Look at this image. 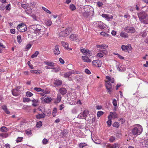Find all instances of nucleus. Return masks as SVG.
Segmentation results:
<instances>
[{"label":"nucleus","mask_w":148,"mask_h":148,"mask_svg":"<svg viewBox=\"0 0 148 148\" xmlns=\"http://www.w3.org/2000/svg\"><path fill=\"white\" fill-rule=\"evenodd\" d=\"M12 95L14 96H17L19 94V90L17 89H14L12 90Z\"/></svg>","instance_id":"obj_15"},{"label":"nucleus","mask_w":148,"mask_h":148,"mask_svg":"<svg viewBox=\"0 0 148 148\" xmlns=\"http://www.w3.org/2000/svg\"><path fill=\"white\" fill-rule=\"evenodd\" d=\"M32 105L34 107H36L37 106V103L38 101L35 99L33 100L32 101Z\"/></svg>","instance_id":"obj_34"},{"label":"nucleus","mask_w":148,"mask_h":148,"mask_svg":"<svg viewBox=\"0 0 148 148\" xmlns=\"http://www.w3.org/2000/svg\"><path fill=\"white\" fill-rule=\"evenodd\" d=\"M39 54V52L38 51H36L35 53L32 55L31 58H33L37 56Z\"/></svg>","instance_id":"obj_41"},{"label":"nucleus","mask_w":148,"mask_h":148,"mask_svg":"<svg viewBox=\"0 0 148 148\" xmlns=\"http://www.w3.org/2000/svg\"><path fill=\"white\" fill-rule=\"evenodd\" d=\"M0 131L2 132H6L8 131V129L6 127L3 126L0 128Z\"/></svg>","instance_id":"obj_29"},{"label":"nucleus","mask_w":148,"mask_h":148,"mask_svg":"<svg viewBox=\"0 0 148 148\" xmlns=\"http://www.w3.org/2000/svg\"><path fill=\"white\" fill-rule=\"evenodd\" d=\"M32 46V44H28L26 45L25 49L27 50H29L31 48Z\"/></svg>","instance_id":"obj_63"},{"label":"nucleus","mask_w":148,"mask_h":148,"mask_svg":"<svg viewBox=\"0 0 148 148\" xmlns=\"http://www.w3.org/2000/svg\"><path fill=\"white\" fill-rule=\"evenodd\" d=\"M126 46L127 51L130 50L131 48V46L130 44H128Z\"/></svg>","instance_id":"obj_64"},{"label":"nucleus","mask_w":148,"mask_h":148,"mask_svg":"<svg viewBox=\"0 0 148 148\" xmlns=\"http://www.w3.org/2000/svg\"><path fill=\"white\" fill-rule=\"evenodd\" d=\"M60 47L59 45H56L55 46L54 49V53L55 55H58L60 53L59 50Z\"/></svg>","instance_id":"obj_10"},{"label":"nucleus","mask_w":148,"mask_h":148,"mask_svg":"<svg viewBox=\"0 0 148 148\" xmlns=\"http://www.w3.org/2000/svg\"><path fill=\"white\" fill-rule=\"evenodd\" d=\"M51 97H46L44 99V101L46 103H49L51 102Z\"/></svg>","instance_id":"obj_37"},{"label":"nucleus","mask_w":148,"mask_h":148,"mask_svg":"<svg viewBox=\"0 0 148 148\" xmlns=\"http://www.w3.org/2000/svg\"><path fill=\"white\" fill-rule=\"evenodd\" d=\"M30 29H33L34 31V33L40 37H42L45 32L44 27L40 25H32L30 26Z\"/></svg>","instance_id":"obj_1"},{"label":"nucleus","mask_w":148,"mask_h":148,"mask_svg":"<svg viewBox=\"0 0 148 148\" xmlns=\"http://www.w3.org/2000/svg\"><path fill=\"white\" fill-rule=\"evenodd\" d=\"M42 125V123L41 121L38 122L36 124V126L37 127L40 128Z\"/></svg>","instance_id":"obj_53"},{"label":"nucleus","mask_w":148,"mask_h":148,"mask_svg":"<svg viewBox=\"0 0 148 148\" xmlns=\"http://www.w3.org/2000/svg\"><path fill=\"white\" fill-rule=\"evenodd\" d=\"M44 63L51 68H53V67L55 66L54 63L52 62L46 61L44 62Z\"/></svg>","instance_id":"obj_16"},{"label":"nucleus","mask_w":148,"mask_h":148,"mask_svg":"<svg viewBox=\"0 0 148 148\" xmlns=\"http://www.w3.org/2000/svg\"><path fill=\"white\" fill-rule=\"evenodd\" d=\"M104 113V112L103 111H100L97 112V115L98 117H99L103 115Z\"/></svg>","instance_id":"obj_40"},{"label":"nucleus","mask_w":148,"mask_h":148,"mask_svg":"<svg viewBox=\"0 0 148 148\" xmlns=\"http://www.w3.org/2000/svg\"><path fill=\"white\" fill-rule=\"evenodd\" d=\"M30 71L32 73L36 74H40L42 72L41 71L39 70H31Z\"/></svg>","instance_id":"obj_28"},{"label":"nucleus","mask_w":148,"mask_h":148,"mask_svg":"<svg viewBox=\"0 0 148 148\" xmlns=\"http://www.w3.org/2000/svg\"><path fill=\"white\" fill-rule=\"evenodd\" d=\"M78 38V36L76 34H72L70 36V39L72 41L76 40Z\"/></svg>","instance_id":"obj_12"},{"label":"nucleus","mask_w":148,"mask_h":148,"mask_svg":"<svg viewBox=\"0 0 148 148\" xmlns=\"http://www.w3.org/2000/svg\"><path fill=\"white\" fill-rule=\"evenodd\" d=\"M59 92L62 95L66 94L67 92V90L64 88H61L59 89Z\"/></svg>","instance_id":"obj_13"},{"label":"nucleus","mask_w":148,"mask_h":148,"mask_svg":"<svg viewBox=\"0 0 148 148\" xmlns=\"http://www.w3.org/2000/svg\"><path fill=\"white\" fill-rule=\"evenodd\" d=\"M117 69L120 71H124L125 70V67L123 65L119 64L116 66Z\"/></svg>","instance_id":"obj_9"},{"label":"nucleus","mask_w":148,"mask_h":148,"mask_svg":"<svg viewBox=\"0 0 148 148\" xmlns=\"http://www.w3.org/2000/svg\"><path fill=\"white\" fill-rule=\"evenodd\" d=\"M106 78L107 80H108L107 81H109L110 82L112 83H114V79L113 78H112L109 76H106Z\"/></svg>","instance_id":"obj_23"},{"label":"nucleus","mask_w":148,"mask_h":148,"mask_svg":"<svg viewBox=\"0 0 148 148\" xmlns=\"http://www.w3.org/2000/svg\"><path fill=\"white\" fill-rule=\"evenodd\" d=\"M77 108L75 107L72 110V112L73 114L76 113L78 111Z\"/></svg>","instance_id":"obj_45"},{"label":"nucleus","mask_w":148,"mask_h":148,"mask_svg":"<svg viewBox=\"0 0 148 148\" xmlns=\"http://www.w3.org/2000/svg\"><path fill=\"white\" fill-rule=\"evenodd\" d=\"M31 101L30 99L28 98H25L23 99V102H29Z\"/></svg>","instance_id":"obj_59"},{"label":"nucleus","mask_w":148,"mask_h":148,"mask_svg":"<svg viewBox=\"0 0 148 148\" xmlns=\"http://www.w3.org/2000/svg\"><path fill=\"white\" fill-rule=\"evenodd\" d=\"M120 36L124 38H127L128 37L127 34L124 32H122L120 33Z\"/></svg>","instance_id":"obj_24"},{"label":"nucleus","mask_w":148,"mask_h":148,"mask_svg":"<svg viewBox=\"0 0 148 148\" xmlns=\"http://www.w3.org/2000/svg\"><path fill=\"white\" fill-rule=\"evenodd\" d=\"M61 43L63 46L64 47V48H68L69 45L67 43L63 41Z\"/></svg>","instance_id":"obj_35"},{"label":"nucleus","mask_w":148,"mask_h":148,"mask_svg":"<svg viewBox=\"0 0 148 148\" xmlns=\"http://www.w3.org/2000/svg\"><path fill=\"white\" fill-rule=\"evenodd\" d=\"M115 139V138L113 136H111L109 139V141L111 142H112L114 141Z\"/></svg>","instance_id":"obj_61"},{"label":"nucleus","mask_w":148,"mask_h":148,"mask_svg":"<svg viewBox=\"0 0 148 148\" xmlns=\"http://www.w3.org/2000/svg\"><path fill=\"white\" fill-rule=\"evenodd\" d=\"M108 120L107 121V123L108 125L110 127L111 125L112 119H111V118L109 116H108Z\"/></svg>","instance_id":"obj_30"},{"label":"nucleus","mask_w":148,"mask_h":148,"mask_svg":"<svg viewBox=\"0 0 148 148\" xmlns=\"http://www.w3.org/2000/svg\"><path fill=\"white\" fill-rule=\"evenodd\" d=\"M45 23L47 25L50 26L52 24L51 21L49 20H47L45 21Z\"/></svg>","instance_id":"obj_32"},{"label":"nucleus","mask_w":148,"mask_h":148,"mask_svg":"<svg viewBox=\"0 0 148 148\" xmlns=\"http://www.w3.org/2000/svg\"><path fill=\"white\" fill-rule=\"evenodd\" d=\"M97 4L98 7H102L103 5V4L102 2L98 1L97 3Z\"/></svg>","instance_id":"obj_56"},{"label":"nucleus","mask_w":148,"mask_h":148,"mask_svg":"<svg viewBox=\"0 0 148 148\" xmlns=\"http://www.w3.org/2000/svg\"><path fill=\"white\" fill-rule=\"evenodd\" d=\"M59 34L60 36H67L64 31L60 32Z\"/></svg>","instance_id":"obj_42"},{"label":"nucleus","mask_w":148,"mask_h":148,"mask_svg":"<svg viewBox=\"0 0 148 148\" xmlns=\"http://www.w3.org/2000/svg\"><path fill=\"white\" fill-rule=\"evenodd\" d=\"M82 59L84 62L87 63L90 62L91 60L87 56H82Z\"/></svg>","instance_id":"obj_14"},{"label":"nucleus","mask_w":148,"mask_h":148,"mask_svg":"<svg viewBox=\"0 0 148 148\" xmlns=\"http://www.w3.org/2000/svg\"><path fill=\"white\" fill-rule=\"evenodd\" d=\"M62 84V81L60 80H55L54 82V84L56 86H59L61 85Z\"/></svg>","instance_id":"obj_22"},{"label":"nucleus","mask_w":148,"mask_h":148,"mask_svg":"<svg viewBox=\"0 0 148 148\" xmlns=\"http://www.w3.org/2000/svg\"><path fill=\"white\" fill-rule=\"evenodd\" d=\"M26 95L27 97H31L32 96L33 94L30 92L27 91L26 92Z\"/></svg>","instance_id":"obj_43"},{"label":"nucleus","mask_w":148,"mask_h":148,"mask_svg":"<svg viewBox=\"0 0 148 148\" xmlns=\"http://www.w3.org/2000/svg\"><path fill=\"white\" fill-rule=\"evenodd\" d=\"M83 15L85 17H87L89 15V13L88 12H85L82 13Z\"/></svg>","instance_id":"obj_47"},{"label":"nucleus","mask_w":148,"mask_h":148,"mask_svg":"<svg viewBox=\"0 0 148 148\" xmlns=\"http://www.w3.org/2000/svg\"><path fill=\"white\" fill-rule=\"evenodd\" d=\"M92 64L94 66L99 67L101 66L102 64V62L99 60H95L92 61Z\"/></svg>","instance_id":"obj_5"},{"label":"nucleus","mask_w":148,"mask_h":148,"mask_svg":"<svg viewBox=\"0 0 148 148\" xmlns=\"http://www.w3.org/2000/svg\"><path fill=\"white\" fill-rule=\"evenodd\" d=\"M17 29L21 32H24L27 30L26 25L24 24L19 25L17 27Z\"/></svg>","instance_id":"obj_4"},{"label":"nucleus","mask_w":148,"mask_h":148,"mask_svg":"<svg viewBox=\"0 0 148 148\" xmlns=\"http://www.w3.org/2000/svg\"><path fill=\"white\" fill-rule=\"evenodd\" d=\"M98 26L100 28H103V23L101 21L98 22Z\"/></svg>","instance_id":"obj_48"},{"label":"nucleus","mask_w":148,"mask_h":148,"mask_svg":"<svg viewBox=\"0 0 148 148\" xmlns=\"http://www.w3.org/2000/svg\"><path fill=\"white\" fill-rule=\"evenodd\" d=\"M71 75L73 74H80L81 72L79 71H76V70H72L70 71Z\"/></svg>","instance_id":"obj_25"},{"label":"nucleus","mask_w":148,"mask_h":148,"mask_svg":"<svg viewBox=\"0 0 148 148\" xmlns=\"http://www.w3.org/2000/svg\"><path fill=\"white\" fill-rule=\"evenodd\" d=\"M23 139V138L22 137H18L16 140V142L18 143L22 141Z\"/></svg>","instance_id":"obj_55"},{"label":"nucleus","mask_w":148,"mask_h":148,"mask_svg":"<svg viewBox=\"0 0 148 148\" xmlns=\"http://www.w3.org/2000/svg\"><path fill=\"white\" fill-rule=\"evenodd\" d=\"M45 113H43L42 114H38L36 115V118L38 119L44 118L45 117Z\"/></svg>","instance_id":"obj_18"},{"label":"nucleus","mask_w":148,"mask_h":148,"mask_svg":"<svg viewBox=\"0 0 148 148\" xmlns=\"http://www.w3.org/2000/svg\"><path fill=\"white\" fill-rule=\"evenodd\" d=\"M121 49L123 51H127L126 49V46L124 45H123L121 46Z\"/></svg>","instance_id":"obj_62"},{"label":"nucleus","mask_w":148,"mask_h":148,"mask_svg":"<svg viewBox=\"0 0 148 148\" xmlns=\"http://www.w3.org/2000/svg\"><path fill=\"white\" fill-rule=\"evenodd\" d=\"M97 56L99 58H101L103 57V54L101 52H100L97 54Z\"/></svg>","instance_id":"obj_44"},{"label":"nucleus","mask_w":148,"mask_h":148,"mask_svg":"<svg viewBox=\"0 0 148 148\" xmlns=\"http://www.w3.org/2000/svg\"><path fill=\"white\" fill-rule=\"evenodd\" d=\"M42 9L44 10L45 12L49 14H51V12H50L49 10H48L47 9L45 8V7H42Z\"/></svg>","instance_id":"obj_38"},{"label":"nucleus","mask_w":148,"mask_h":148,"mask_svg":"<svg viewBox=\"0 0 148 148\" xmlns=\"http://www.w3.org/2000/svg\"><path fill=\"white\" fill-rule=\"evenodd\" d=\"M25 10L27 14H30L32 12V9L29 6L26 9H25Z\"/></svg>","instance_id":"obj_26"},{"label":"nucleus","mask_w":148,"mask_h":148,"mask_svg":"<svg viewBox=\"0 0 148 148\" xmlns=\"http://www.w3.org/2000/svg\"><path fill=\"white\" fill-rule=\"evenodd\" d=\"M83 116L84 117V118H85V119L86 120L87 115L89 114V112L88 110H85L82 113Z\"/></svg>","instance_id":"obj_17"},{"label":"nucleus","mask_w":148,"mask_h":148,"mask_svg":"<svg viewBox=\"0 0 148 148\" xmlns=\"http://www.w3.org/2000/svg\"><path fill=\"white\" fill-rule=\"evenodd\" d=\"M108 116H109L112 119L116 118L118 117V114L115 112H110Z\"/></svg>","instance_id":"obj_11"},{"label":"nucleus","mask_w":148,"mask_h":148,"mask_svg":"<svg viewBox=\"0 0 148 148\" xmlns=\"http://www.w3.org/2000/svg\"><path fill=\"white\" fill-rule=\"evenodd\" d=\"M71 75L70 71L65 73L63 77L65 78H68Z\"/></svg>","instance_id":"obj_27"},{"label":"nucleus","mask_w":148,"mask_h":148,"mask_svg":"<svg viewBox=\"0 0 148 148\" xmlns=\"http://www.w3.org/2000/svg\"><path fill=\"white\" fill-rule=\"evenodd\" d=\"M147 33L145 31H144L143 32L140 33V35L143 37H145L147 35Z\"/></svg>","instance_id":"obj_46"},{"label":"nucleus","mask_w":148,"mask_h":148,"mask_svg":"<svg viewBox=\"0 0 148 148\" xmlns=\"http://www.w3.org/2000/svg\"><path fill=\"white\" fill-rule=\"evenodd\" d=\"M17 39L18 42L19 43H21L22 41L21 40V36L20 35H18L17 36Z\"/></svg>","instance_id":"obj_60"},{"label":"nucleus","mask_w":148,"mask_h":148,"mask_svg":"<svg viewBox=\"0 0 148 148\" xmlns=\"http://www.w3.org/2000/svg\"><path fill=\"white\" fill-rule=\"evenodd\" d=\"M49 142L48 140L45 138H44L42 141V143L44 145L47 144Z\"/></svg>","instance_id":"obj_50"},{"label":"nucleus","mask_w":148,"mask_h":148,"mask_svg":"<svg viewBox=\"0 0 148 148\" xmlns=\"http://www.w3.org/2000/svg\"><path fill=\"white\" fill-rule=\"evenodd\" d=\"M101 16L105 18L108 21H110V17L107 14H103L101 15Z\"/></svg>","instance_id":"obj_33"},{"label":"nucleus","mask_w":148,"mask_h":148,"mask_svg":"<svg viewBox=\"0 0 148 148\" xmlns=\"http://www.w3.org/2000/svg\"><path fill=\"white\" fill-rule=\"evenodd\" d=\"M72 31V28L71 27H68L64 31L65 33L67 36Z\"/></svg>","instance_id":"obj_20"},{"label":"nucleus","mask_w":148,"mask_h":148,"mask_svg":"<svg viewBox=\"0 0 148 148\" xmlns=\"http://www.w3.org/2000/svg\"><path fill=\"white\" fill-rule=\"evenodd\" d=\"M100 52H101L103 54L105 55H107L108 54V51L106 49H102L99 50Z\"/></svg>","instance_id":"obj_31"},{"label":"nucleus","mask_w":148,"mask_h":148,"mask_svg":"<svg viewBox=\"0 0 148 148\" xmlns=\"http://www.w3.org/2000/svg\"><path fill=\"white\" fill-rule=\"evenodd\" d=\"M44 113H45V114H46L47 116H49L51 113L49 109H48L46 111H45Z\"/></svg>","instance_id":"obj_57"},{"label":"nucleus","mask_w":148,"mask_h":148,"mask_svg":"<svg viewBox=\"0 0 148 148\" xmlns=\"http://www.w3.org/2000/svg\"><path fill=\"white\" fill-rule=\"evenodd\" d=\"M100 34L104 36L105 37H108L109 36V35L108 34L104 32H101L100 33Z\"/></svg>","instance_id":"obj_52"},{"label":"nucleus","mask_w":148,"mask_h":148,"mask_svg":"<svg viewBox=\"0 0 148 148\" xmlns=\"http://www.w3.org/2000/svg\"><path fill=\"white\" fill-rule=\"evenodd\" d=\"M135 127L132 130V134L133 135H139L143 131L142 126L139 124L136 125Z\"/></svg>","instance_id":"obj_3"},{"label":"nucleus","mask_w":148,"mask_h":148,"mask_svg":"<svg viewBox=\"0 0 148 148\" xmlns=\"http://www.w3.org/2000/svg\"><path fill=\"white\" fill-rule=\"evenodd\" d=\"M83 117H84L83 116V113H80L78 115L77 118H78L79 119H85V118H84Z\"/></svg>","instance_id":"obj_58"},{"label":"nucleus","mask_w":148,"mask_h":148,"mask_svg":"<svg viewBox=\"0 0 148 148\" xmlns=\"http://www.w3.org/2000/svg\"><path fill=\"white\" fill-rule=\"evenodd\" d=\"M34 90L37 92L41 91L43 92L44 90L40 88L35 87L34 88Z\"/></svg>","instance_id":"obj_36"},{"label":"nucleus","mask_w":148,"mask_h":148,"mask_svg":"<svg viewBox=\"0 0 148 148\" xmlns=\"http://www.w3.org/2000/svg\"><path fill=\"white\" fill-rule=\"evenodd\" d=\"M124 30L127 33H133L135 31V29L132 27H127L124 29Z\"/></svg>","instance_id":"obj_6"},{"label":"nucleus","mask_w":148,"mask_h":148,"mask_svg":"<svg viewBox=\"0 0 148 148\" xmlns=\"http://www.w3.org/2000/svg\"><path fill=\"white\" fill-rule=\"evenodd\" d=\"M138 16L140 20L145 24H148V15L144 11L138 13Z\"/></svg>","instance_id":"obj_2"},{"label":"nucleus","mask_w":148,"mask_h":148,"mask_svg":"<svg viewBox=\"0 0 148 148\" xmlns=\"http://www.w3.org/2000/svg\"><path fill=\"white\" fill-rule=\"evenodd\" d=\"M106 86L108 92H109L110 94L111 89L112 88V84L110 83L109 81H106Z\"/></svg>","instance_id":"obj_7"},{"label":"nucleus","mask_w":148,"mask_h":148,"mask_svg":"<svg viewBox=\"0 0 148 148\" xmlns=\"http://www.w3.org/2000/svg\"><path fill=\"white\" fill-rule=\"evenodd\" d=\"M22 7L25 10L29 6V5L27 4H21Z\"/></svg>","instance_id":"obj_54"},{"label":"nucleus","mask_w":148,"mask_h":148,"mask_svg":"<svg viewBox=\"0 0 148 148\" xmlns=\"http://www.w3.org/2000/svg\"><path fill=\"white\" fill-rule=\"evenodd\" d=\"M61 98L62 97L59 94H58L57 95V98L55 102L56 103H58L60 102L61 100Z\"/></svg>","instance_id":"obj_19"},{"label":"nucleus","mask_w":148,"mask_h":148,"mask_svg":"<svg viewBox=\"0 0 148 148\" xmlns=\"http://www.w3.org/2000/svg\"><path fill=\"white\" fill-rule=\"evenodd\" d=\"M112 125L114 127H115L116 128H117L119 127V124L118 122H114L113 124Z\"/></svg>","instance_id":"obj_51"},{"label":"nucleus","mask_w":148,"mask_h":148,"mask_svg":"<svg viewBox=\"0 0 148 148\" xmlns=\"http://www.w3.org/2000/svg\"><path fill=\"white\" fill-rule=\"evenodd\" d=\"M52 69H53V70H51V72H55L56 73H57L59 71L60 69L58 68L55 67V66L53 67V68H52Z\"/></svg>","instance_id":"obj_39"},{"label":"nucleus","mask_w":148,"mask_h":148,"mask_svg":"<svg viewBox=\"0 0 148 148\" xmlns=\"http://www.w3.org/2000/svg\"><path fill=\"white\" fill-rule=\"evenodd\" d=\"M81 51L83 53L86 54L87 56H91L92 54L91 52L90 51L86 50V49H81Z\"/></svg>","instance_id":"obj_8"},{"label":"nucleus","mask_w":148,"mask_h":148,"mask_svg":"<svg viewBox=\"0 0 148 148\" xmlns=\"http://www.w3.org/2000/svg\"><path fill=\"white\" fill-rule=\"evenodd\" d=\"M70 8L72 11H73L76 9V7L73 4H72L70 5Z\"/></svg>","instance_id":"obj_49"},{"label":"nucleus","mask_w":148,"mask_h":148,"mask_svg":"<svg viewBox=\"0 0 148 148\" xmlns=\"http://www.w3.org/2000/svg\"><path fill=\"white\" fill-rule=\"evenodd\" d=\"M87 144L85 143H80L78 145V147L79 148H83L84 147L87 146Z\"/></svg>","instance_id":"obj_21"}]
</instances>
